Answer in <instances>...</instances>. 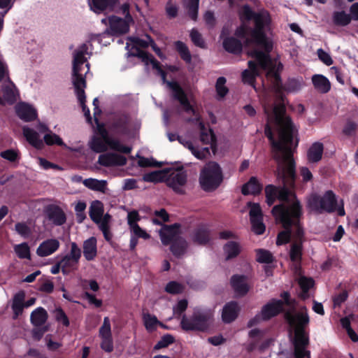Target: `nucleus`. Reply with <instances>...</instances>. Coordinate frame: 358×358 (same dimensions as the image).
Instances as JSON below:
<instances>
[{"label": "nucleus", "mask_w": 358, "mask_h": 358, "mask_svg": "<svg viewBox=\"0 0 358 358\" xmlns=\"http://www.w3.org/2000/svg\"><path fill=\"white\" fill-rule=\"evenodd\" d=\"M299 285L303 294H308V291L314 285V280L311 278L302 276L299 279Z\"/></svg>", "instance_id": "0e129e2a"}, {"label": "nucleus", "mask_w": 358, "mask_h": 358, "mask_svg": "<svg viewBox=\"0 0 358 358\" xmlns=\"http://www.w3.org/2000/svg\"><path fill=\"white\" fill-rule=\"evenodd\" d=\"M262 189V186L259 184L256 177H251L249 181L245 183L241 188V192L243 195L259 194Z\"/></svg>", "instance_id": "2f4dec72"}, {"label": "nucleus", "mask_w": 358, "mask_h": 358, "mask_svg": "<svg viewBox=\"0 0 358 358\" xmlns=\"http://www.w3.org/2000/svg\"><path fill=\"white\" fill-rule=\"evenodd\" d=\"M284 312L283 302L280 299H272L261 309L262 319L268 321Z\"/></svg>", "instance_id": "2eb2a0df"}, {"label": "nucleus", "mask_w": 358, "mask_h": 358, "mask_svg": "<svg viewBox=\"0 0 358 358\" xmlns=\"http://www.w3.org/2000/svg\"><path fill=\"white\" fill-rule=\"evenodd\" d=\"M223 48L228 52L238 55L242 51L241 41L234 37H227L223 40Z\"/></svg>", "instance_id": "72a5a7b5"}, {"label": "nucleus", "mask_w": 358, "mask_h": 358, "mask_svg": "<svg viewBox=\"0 0 358 358\" xmlns=\"http://www.w3.org/2000/svg\"><path fill=\"white\" fill-rule=\"evenodd\" d=\"M83 185L90 189L105 193L107 189V181L95 178H87L83 181Z\"/></svg>", "instance_id": "e433bc0d"}, {"label": "nucleus", "mask_w": 358, "mask_h": 358, "mask_svg": "<svg viewBox=\"0 0 358 358\" xmlns=\"http://www.w3.org/2000/svg\"><path fill=\"white\" fill-rule=\"evenodd\" d=\"M54 316L58 323L62 324L65 327L69 326L70 322L69 317L62 308L58 307L55 308L54 310Z\"/></svg>", "instance_id": "4d7b16f0"}, {"label": "nucleus", "mask_w": 358, "mask_h": 358, "mask_svg": "<svg viewBox=\"0 0 358 358\" xmlns=\"http://www.w3.org/2000/svg\"><path fill=\"white\" fill-rule=\"evenodd\" d=\"M109 26L113 35L126 34L129 30V25L134 22H130L126 18H122L116 15L109 17Z\"/></svg>", "instance_id": "f3484780"}, {"label": "nucleus", "mask_w": 358, "mask_h": 358, "mask_svg": "<svg viewBox=\"0 0 358 358\" xmlns=\"http://www.w3.org/2000/svg\"><path fill=\"white\" fill-rule=\"evenodd\" d=\"M227 79L223 77H219L215 83V90L217 94V99H223L229 92V89L226 87Z\"/></svg>", "instance_id": "c03bdc74"}, {"label": "nucleus", "mask_w": 358, "mask_h": 358, "mask_svg": "<svg viewBox=\"0 0 358 358\" xmlns=\"http://www.w3.org/2000/svg\"><path fill=\"white\" fill-rule=\"evenodd\" d=\"M199 129L201 131L200 141L205 145L211 144L215 141V135L211 129H207L203 122H199Z\"/></svg>", "instance_id": "79ce46f5"}, {"label": "nucleus", "mask_w": 358, "mask_h": 358, "mask_svg": "<svg viewBox=\"0 0 358 358\" xmlns=\"http://www.w3.org/2000/svg\"><path fill=\"white\" fill-rule=\"evenodd\" d=\"M15 231L23 238H29L32 235L31 227L24 222H17L15 224Z\"/></svg>", "instance_id": "8fccbe9b"}, {"label": "nucleus", "mask_w": 358, "mask_h": 358, "mask_svg": "<svg viewBox=\"0 0 358 358\" xmlns=\"http://www.w3.org/2000/svg\"><path fill=\"white\" fill-rule=\"evenodd\" d=\"M170 244L171 251L172 252L173 255L177 257L182 256L188 246L186 240L180 236L176 238Z\"/></svg>", "instance_id": "f704fd0d"}, {"label": "nucleus", "mask_w": 358, "mask_h": 358, "mask_svg": "<svg viewBox=\"0 0 358 358\" xmlns=\"http://www.w3.org/2000/svg\"><path fill=\"white\" fill-rule=\"evenodd\" d=\"M143 322L145 329L148 331H152L156 329L157 324H159L162 327H164L159 320L155 315L150 313L143 314Z\"/></svg>", "instance_id": "de8ad7c7"}, {"label": "nucleus", "mask_w": 358, "mask_h": 358, "mask_svg": "<svg viewBox=\"0 0 358 358\" xmlns=\"http://www.w3.org/2000/svg\"><path fill=\"white\" fill-rule=\"evenodd\" d=\"M223 181L222 170L218 163L209 162L201 169L199 183L203 190L211 192L216 189Z\"/></svg>", "instance_id": "39448f33"}, {"label": "nucleus", "mask_w": 358, "mask_h": 358, "mask_svg": "<svg viewBox=\"0 0 358 358\" xmlns=\"http://www.w3.org/2000/svg\"><path fill=\"white\" fill-rule=\"evenodd\" d=\"M60 246L59 241L56 238L43 241L36 249V254L40 257H45L55 252Z\"/></svg>", "instance_id": "412c9836"}, {"label": "nucleus", "mask_w": 358, "mask_h": 358, "mask_svg": "<svg viewBox=\"0 0 358 358\" xmlns=\"http://www.w3.org/2000/svg\"><path fill=\"white\" fill-rule=\"evenodd\" d=\"M157 73L161 76L163 82L166 83L167 86L171 91L172 99L178 101L186 113H191L195 115L194 108L190 104L185 91L178 83L176 81H166V73L162 68L157 71Z\"/></svg>", "instance_id": "1a4fd4ad"}, {"label": "nucleus", "mask_w": 358, "mask_h": 358, "mask_svg": "<svg viewBox=\"0 0 358 358\" xmlns=\"http://www.w3.org/2000/svg\"><path fill=\"white\" fill-rule=\"evenodd\" d=\"M108 146V143L96 136H94L90 143V148L97 153L105 152Z\"/></svg>", "instance_id": "09e8293b"}, {"label": "nucleus", "mask_w": 358, "mask_h": 358, "mask_svg": "<svg viewBox=\"0 0 358 358\" xmlns=\"http://www.w3.org/2000/svg\"><path fill=\"white\" fill-rule=\"evenodd\" d=\"M103 205L102 202L99 200L92 201L89 210V215L91 220L94 223H99V222L101 220V218L103 217Z\"/></svg>", "instance_id": "c9c22d12"}, {"label": "nucleus", "mask_w": 358, "mask_h": 358, "mask_svg": "<svg viewBox=\"0 0 358 358\" xmlns=\"http://www.w3.org/2000/svg\"><path fill=\"white\" fill-rule=\"evenodd\" d=\"M212 313L210 310L195 308L191 316L182 315L180 325L185 331H206L210 324Z\"/></svg>", "instance_id": "423d86ee"}, {"label": "nucleus", "mask_w": 358, "mask_h": 358, "mask_svg": "<svg viewBox=\"0 0 358 358\" xmlns=\"http://www.w3.org/2000/svg\"><path fill=\"white\" fill-rule=\"evenodd\" d=\"M223 250L226 255V259H233L237 257L241 252V246L239 243L235 241H228L223 247Z\"/></svg>", "instance_id": "4c0bfd02"}, {"label": "nucleus", "mask_w": 358, "mask_h": 358, "mask_svg": "<svg viewBox=\"0 0 358 358\" xmlns=\"http://www.w3.org/2000/svg\"><path fill=\"white\" fill-rule=\"evenodd\" d=\"M99 336L100 338L113 337L110 322L108 317H105L103 318V324L99 331Z\"/></svg>", "instance_id": "13d9d810"}, {"label": "nucleus", "mask_w": 358, "mask_h": 358, "mask_svg": "<svg viewBox=\"0 0 358 358\" xmlns=\"http://www.w3.org/2000/svg\"><path fill=\"white\" fill-rule=\"evenodd\" d=\"M271 213L276 221L281 223L285 229L278 234L276 239L278 245L287 243L291 236L294 238V232L298 228H303L300 222L302 210L299 201H295L291 204L276 205L273 208Z\"/></svg>", "instance_id": "20e7f679"}, {"label": "nucleus", "mask_w": 358, "mask_h": 358, "mask_svg": "<svg viewBox=\"0 0 358 358\" xmlns=\"http://www.w3.org/2000/svg\"><path fill=\"white\" fill-rule=\"evenodd\" d=\"M45 213L48 219L55 226H62L66 221L64 210L57 205H50L46 208Z\"/></svg>", "instance_id": "aec40b11"}, {"label": "nucleus", "mask_w": 358, "mask_h": 358, "mask_svg": "<svg viewBox=\"0 0 358 358\" xmlns=\"http://www.w3.org/2000/svg\"><path fill=\"white\" fill-rule=\"evenodd\" d=\"M14 251L20 259H31L30 248L26 242L15 245L14 246Z\"/></svg>", "instance_id": "a18cd8bd"}, {"label": "nucleus", "mask_w": 358, "mask_h": 358, "mask_svg": "<svg viewBox=\"0 0 358 358\" xmlns=\"http://www.w3.org/2000/svg\"><path fill=\"white\" fill-rule=\"evenodd\" d=\"M187 181V171L180 167L173 171L166 179L167 185L171 187L176 193L184 194V187Z\"/></svg>", "instance_id": "f8f14e48"}, {"label": "nucleus", "mask_w": 358, "mask_h": 358, "mask_svg": "<svg viewBox=\"0 0 358 358\" xmlns=\"http://www.w3.org/2000/svg\"><path fill=\"white\" fill-rule=\"evenodd\" d=\"M250 29L251 28L245 24H241L238 27L235 31L236 36L243 40L248 45L255 43L253 41H252V36Z\"/></svg>", "instance_id": "37998d69"}, {"label": "nucleus", "mask_w": 358, "mask_h": 358, "mask_svg": "<svg viewBox=\"0 0 358 358\" xmlns=\"http://www.w3.org/2000/svg\"><path fill=\"white\" fill-rule=\"evenodd\" d=\"M17 116L24 122H31L37 117L36 110L31 105L21 103L16 106Z\"/></svg>", "instance_id": "393cba45"}, {"label": "nucleus", "mask_w": 358, "mask_h": 358, "mask_svg": "<svg viewBox=\"0 0 358 358\" xmlns=\"http://www.w3.org/2000/svg\"><path fill=\"white\" fill-rule=\"evenodd\" d=\"M332 20L335 25L345 27L351 22V17L345 11H334L332 15Z\"/></svg>", "instance_id": "58836bf2"}, {"label": "nucleus", "mask_w": 358, "mask_h": 358, "mask_svg": "<svg viewBox=\"0 0 358 358\" xmlns=\"http://www.w3.org/2000/svg\"><path fill=\"white\" fill-rule=\"evenodd\" d=\"M250 209V220L263 219V215L260 205L257 203H248Z\"/></svg>", "instance_id": "680f3d73"}, {"label": "nucleus", "mask_w": 358, "mask_h": 358, "mask_svg": "<svg viewBox=\"0 0 358 358\" xmlns=\"http://www.w3.org/2000/svg\"><path fill=\"white\" fill-rule=\"evenodd\" d=\"M130 116L126 113H119L114 116L109 129L117 135H127L130 132Z\"/></svg>", "instance_id": "ddd939ff"}, {"label": "nucleus", "mask_w": 358, "mask_h": 358, "mask_svg": "<svg viewBox=\"0 0 358 358\" xmlns=\"http://www.w3.org/2000/svg\"><path fill=\"white\" fill-rule=\"evenodd\" d=\"M86 55H88V46L85 43L80 45L73 52V69H72V83L75 90V93L79 101L87 122L92 123V117L90 110L85 105L86 95L85 89L86 88V75L90 71V64L87 62Z\"/></svg>", "instance_id": "7ed1b4c3"}, {"label": "nucleus", "mask_w": 358, "mask_h": 358, "mask_svg": "<svg viewBox=\"0 0 358 358\" xmlns=\"http://www.w3.org/2000/svg\"><path fill=\"white\" fill-rule=\"evenodd\" d=\"M118 2L119 0H89L88 4L93 12L100 14L106 10H113Z\"/></svg>", "instance_id": "4be33fe9"}, {"label": "nucleus", "mask_w": 358, "mask_h": 358, "mask_svg": "<svg viewBox=\"0 0 358 358\" xmlns=\"http://www.w3.org/2000/svg\"><path fill=\"white\" fill-rule=\"evenodd\" d=\"M303 241V229L298 228L294 232V241L290 245V250L289 252V258L292 262L294 264V269L295 272H298L301 268Z\"/></svg>", "instance_id": "9d476101"}, {"label": "nucleus", "mask_w": 358, "mask_h": 358, "mask_svg": "<svg viewBox=\"0 0 358 358\" xmlns=\"http://www.w3.org/2000/svg\"><path fill=\"white\" fill-rule=\"evenodd\" d=\"M250 55L255 58L259 66L264 71H266V78L271 83V87L275 93L278 102L273 103H265L264 106V113L267 116L268 123L273 122L277 127L278 139L280 140L281 134H285V137L288 134L292 136V141H294L295 128L291 118L285 115V99L283 90L287 92H296L301 88V82L296 78H289L284 85H282L280 71L283 66L281 62H273L268 53L261 50L251 51ZM271 127V126H269Z\"/></svg>", "instance_id": "f257e3e1"}, {"label": "nucleus", "mask_w": 358, "mask_h": 358, "mask_svg": "<svg viewBox=\"0 0 358 358\" xmlns=\"http://www.w3.org/2000/svg\"><path fill=\"white\" fill-rule=\"evenodd\" d=\"M309 343L308 333L306 331H295L294 346L306 347Z\"/></svg>", "instance_id": "6e6d98bb"}, {"label": "nucleus", "mask_w": 358, "mask_h": 358, "mask_svg": "<svg viewBox=\"0 0 358 358\" xmlns=\"http://www.w3.org/2000/svg\"><path fill=\"white\" fill-rule=\"evenodd\" d=\"M311 80L314 88L322 94H326L331 90V83L329 79L322 74H315Z\"/></svg>", "instance_id": "bb28decb"}, {"label": "nucleus", "mask_w": 358, "mask_h": 358, "mask_svg": "<svg viewBox=\"0 0 358 358\" xmlns=\"http://www.w3.org/2000/svg\"><path fill=\"white\" fill-rule=\"evenodd\" d=\"M255 27L250 29L252 36V41L255 44L261 45L268 52L272 49V44L267 40L264 33V28L268 25L271 21L270 15L266 10L257 12L254 18Z\"/></svg>", "instance_id": "0eeeda50"}, {"label": "nucleus", "mask_w": 358, "mask_h": 358, "mask_svg": "<svg viewBox=\"0 0 358 358\" xmlns=\"http://www.w3.org/2000/svg\"><path fill=\"white\" fill-rule=\"evenodd\" d=\"M259 75L257 73L245 69L242 72V80L245 84H248L255 88V83L256 77Z\"/></svg>", "instance_id": "e2e57ef3"}, {"label": "nucleus", "mask_w": 358, "mask_h": 358, "mask_svg": "<svg viewBox=\"0 0 358 358\" xmlns=\"http://www.w3.org/2000/svg\"><path fill=\"white\" fill-rule=\"evenodd\" d=\"M336 203V194L333 191L328 190L323 196L312 194L308 199V207L317 213H332L335 210Z\"/></svg>", "instance_id": "6e6552de"}, {"label": "nucleus", "mask_w": 358, "mask_h": 358, "mask_svg": "<svg viewBox=\"0 0 358 358\" xmlns=\"http://www.w3.org/2000/svg\"><path fill=\"white\" fill-rule=\"evenodd\" d=\"M174 45L181 59L185 63L190 64L192 62V55L187 45L182 41H177Z\"/></svg>", "instance_id": "a19ab883"}, {"label": "nucleus", "mask_w": 358, "mask_h": 358, "mask_svg": "<svg viewBox=\"0 0 358 358\" xmlns=\"http://www.w3.org/2000/svg\"><path fill=\"white\" fill-rule=\"evenodd\" d=\"M192 240L199 245H206L210 241V231L204 226L195 229L192 235Z\"/></svg>", "instance_id": "7c9ffc66"}, {"label": "nucleus", "mask_w": 358, "mask_h": 358, "mask_svg": "<svg viewBox=\"0 0 358 358\" xmlns=\"http://www.w3.org/2000/svg\"><path fill=\"white\" fill-rule=\"evenodd\" d=\"M189 36L191 38V41L194 43V45L200 48H206V42L202 36V35L199 32V31L193 28L190 31Z\"/></svg>", "instance_id": "5fc2aeb1"}, {"label": "nucleus", "mask_w": 358, "mask_h": 358, "mask_svg": "<svg viewBox=\"0 0 358 358\" xmlns=\"http://www.w3.org/2000/svg\"><path fill=\"white\" fill-rule=\"evenodd\" d=\"M324 152V145L322 143L317 141L313 143L307 151V159L310 163H317L322 157Z\"/></svg>", "instance_id": "cd10ccee"}, {"label": "nucleus", "mask_w": 358, "mask_h": 358, "mask_svg": "<svg viewBox=\"0 0 358 358\" xmlns=\"http://www.w3.org/2000/svg\"><path fill=\"white\" fill-rule=\"evenodd\" d=\"M99 131L101 137V138L108 143L112 150L125 154L131 152V148L124 145L118 140L110 138L108 136V131L104 128H100Z\"/></svg>", "instance_id": "5701e85b"}, {"label": "nucleus", "mask_w": 358, "mask_h": 358, "mask_svg": "<svg viewBox=\"0 0 358 358\" xmlns=\"http://www.w3.org/2000/svg\"><path fill=\"white\" fill-rule=\"evenodd\" d=\"M184 287L176 281H170L165 287V291L171 294H178L183 292Z\"/></svg>", "instance_id": "052dcab7"}, {"label": "nucleus", "mask_w": 358, "mask_h": 358, "mask_svg": "<svg viewBox=\"0 0 358 358\" xmlns=\"http://www.w3.org/2000/svg\"><path fill=\"white\" fill-rule=\"evenodd\" d=\"M23 134L27 141L35 148L40 150L44 146L43 140L40 138L39 134L31 128L24 127Z\"/></svg>", "instance_id": "c85d7f7f"}, {"label": "nucleus", "mask_w": 358, "mask_h": 358, "mask_svg": "<svg viewBox=\"0 0 358 358\" xmlns=\"http://www.w3.org/2000/svg\"><path fill=\"white\" fill-rule=\"evenodd\" d=\"M285 318L288 323L295 327V331H306V328L309 324L310 318L305 309V312L301 311L294 315L292 311L285 313Z\"/></svg>", "instance_id": "4468645a"}, {"label": "nucleus", "mask_w": 358, "mask_h": 358, "mask_svg": "<svg viewBox=\"0 0 358 358\" xmlns=\"http://www.w3.org/2000/svg\"><path fill=\"white\" fill-rule=\"evenodd\" d=\"M24 297L25 294L23 292H19L14 295L11 305L13 319H17L19 315H22L24 308L31 306L36 302L35 298H30L26 302H24Z\"/></svg>", "instance_id": "dca6fc26"}, {"label": "nucleus", "mask_w": 358, "mask_h": 358, "mask_svg": "<svg viewBox=\"0 0 358 358\" xmlns=\"http://www.w3.org/2000/svg\"><path fill=\"white\" fill-rule=\"evenodd\" d=\"M248 278L244 275H234L231 278V285L234 292L239 296L245 295L249 291Z\"/></svg>", "instance_id": "b1692460"}, {"label": "nucleus", "mask_w": 358, "mask_h": 358, "mask_svg": "<svg viewBox=\"0 0 358 358\" xmlns=\"http://www.w3.org/2000/svg\"><path fill=\"white\" fill-rule=\"evenodd\" d=\"M48 315L45 308L38 307L32 311L30 320L31 324L36 327H41L47 321Z\"/></svg>", "instance_id": "473e14b6"}, {"label": "nucleus", "mask_w": 358, "mask_h": 358, "mask_svg": "<svg viewBox=\"0 0 358 358\" xmlns=\"http://www.w3.org/2000/svg\"><path fill=\"white\" fill-rule=\"evenodd\" d=\"M83 255L87 261H92L96 257L97 246L95 237H90L83 242Z\"/></svg>", "instance_id": "c756f323"}, {"label": "nucleus", "mask_w": 358, "mask_h": 358, "mask_svg": "<svg viewBox=\"0 0 358 358\" xmlns=\"http://www.w3.org/2000/svg\"><path fill=\"white\" fill-rule=\"evenodd\" d=\"M175 342V338L169 334H165L156 343L154 347L155 350H159L168 347L169 345Z\"/></svg>", "instance_id": "bf43d9fd"}, {"label": "nucleus", "mask_w": 358, "mask_h": 358, "mask_svg": "<svg viewBox=\"0 0 358 358\" xmlns=\"http://www.w3.org/2000/svg\"><path fill=\"white\" fill-rule=\"evenodd\" d=\"M199 0H188L186 4V9L189 17L196 21L198 17Z\"/></svg>", "instance_id": "3c124183"}, {"label": "nucleus", "mask_w": 358, "mask_h": 358, "mask_svg": "<svg viewBox=\"0 0 358 358\" xmlns=\"http://www.w3.org/2000/svg\"><path fill=\"white\" fill-rule=\"evenodd\" d=\"M3 96L4 104H13L16 101V96L14 90L10 87H5L3 90Z\"/></svg>", "instance_id": "774afa93"}, {"label": "nucleus", "mask_w": 358, "mask_h": 358, "mask_svg": "<svg viewBox=\"0 0 358 358\" xmlns=\"http://www.w3.org/2000/svg\"><path fill=\"white\" fill-rule=\"evenodd\" d=\"M264 333V330L259 329H253L249 331L248 336L251 341L245 345V349L248 352H253L257 349L259 352H264L270 346L273 340L267 338L263 341Z\"/></svg>", "instance_id": "9b49d317"}, {"label": "nucleus", "mask_w": 358, "mask_h": 358, "mask_svg": "<svg viewBox=\"0 0 358 358\" xmlns=\"http://www.w3.org/2000/svg\"><path fill=\"white\" fill-rule=\"evenodd\" d=\"M59 262L61 263L62 265V272L64 275L69 273L70 270L73 269L79 263L76 260L73 259L71 257L68 256L67 255L63 256Z\"/></svg>", "instance_id": "49530a36"}, {"label": "nucleus", "mask_w": 358, "mask_h": 358, "mask_svg": "<svg viewBox=\"0 0 358 358\" xmlns=\"http://www.w3.org/2000/svg\"><path fill=\"white\" fill-rule=\"evenodd\" d=\"M0 156L10 162H15L20 159L19 152L13 149H8L1 152Z\"/></svg>", "instance_id": "69168bd1"}, {"label": "nucleus", "mask_w": 358, "mask_h": 358, "mask_svg": "<svg viewBox=\"0 0 358 358\" xmlns=\"http://www.w3.org/2000/svg\"><path fill=\"white\" fill-rule=\"evenodd\" d=\"M174 45L181 59L185 63L190 64L192 62V55L187 45L182 41H177Z\"/></svg>", "instance_id": "ea45409f"}, {"label": "nucleus", "mask_w": 358, "mask_h": 358, "mask_svg": "<svg viewBox=\"0 0 358 358\" xmlns=\"http://www.w3.org/2000/svg\"><path fill=\"white\" fill-rule=\"evenodd\" d=\"M257 261L262 264H270L273 261V257L271 252L264 249L256 250Z\"/></svg>", "instance_id": "603ef678"}, {"label": "nucleus", "mask_w": 358, "mask_h": 358, "mask_svg": "<svg viewBox=\"0 0 358 358\" xmlns=\"http://www.w3.org/2000/svg\"><path fill=\"white\" fill-rule=\"evenodd\" d=\"M264 134L271 143L273 158L278 164L277 178L282 183V187H278L277 199L287 201L290 192L286 186H294L296 177L293 151L297 146L298 141L294 145L291 135L288 134V136L285 137L283 133L281 134L280 140H275L268 124L265 126Z\"/></svg>", "instance_id": "f03ea898"}, {"label": "nucleus", "mask_w": 358, "mask_h": 358, "mask_svg": "<svg viewBox=\"0 0 358 358\" xmlns=\"http://www.w3.org/2000/svg\"><path fill=\"white\" fill-rule=\"evenodd\" d=\"M180 224L175 223L171 225L164 224L159 231V236L162 243L164 245H169L173 241L178 238L179 235Z\"/></svg>", "instance_id": "a211bd4d"}, {"label": "nucleus", "mask_w": 358, "mask_h": 358, "mask_svg": "<svg viewBox=\"0 0 358 358\" xmlns=\"http://www.w3.org/2000/svg\"><path fill=\"white\" fill-rule=\"evenodd\" d=\"M239 307L236 301L227 303L222 312V319L224 323H231L238 317Z\"/></svg>", "instance_id": "a878e982"}, {"label": "nucleus", "mask_w": 358, "mask_h": 358, "mask_svg": "<svg viewBox=\"0 0 358 358\" xmlns=\"http://www.w3.org/2000/svg\"><path fill=\"white\" fill-rule=\"evenodd\" d=\"M3 80L11 83L9 77L8 66L3 59L2 55H0V83Z\"/></svg>", "instance_id": "338daca9"}, {"label": "nucleus", "mask_w": 358, "mask_h": 358, "mask_svg": "<svg viewBox=\"0 0 358 358\" xmlns=\"http://www.w3.org/2000/svg\"><path fill=\"white\" fill-rule=\"evenodd\" d=\"M127 162V158L124 156L112 152L100 155L98 159L99 164L106 167L124 166Z\"/></svg>", "instance_id": "6ab92c4d"}, {"label": "nucleus", "mask_w": 358, "mask_h": 358, "mask_svg": "<svg viewBox=\"0 0 358 358\" xmlns=\"http://www.w3.org/2000/svg\"><path fill=\"white\" fill-rule=\"evenodd\" d=\"M43 143H45L48 145H63L64 142L62 139L56 134L53 133L52 131H49L48 133H46L43 136Z\"/></svg>", "instance_id": "864d4df0"}]
</instances>
